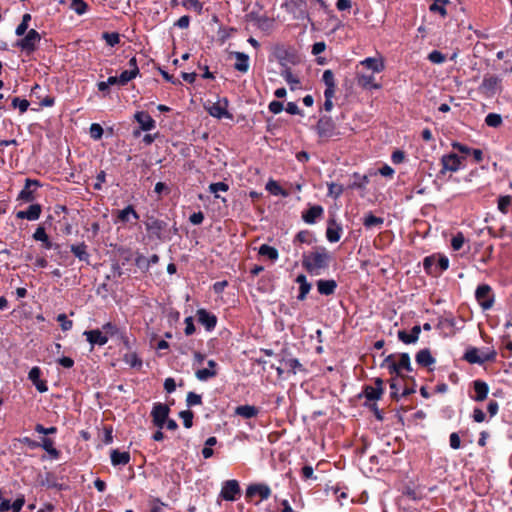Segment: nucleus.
Instances as JSON below:
<instances>
[{
    "label": "nucleus",
    "instance_id": "1",
    "mask_svg": "<svg viewBox=\"0 0 512 512\" xmlns=\"http://www.w3.org/2000/svg\"><path fill=\"white\" fill-rule=\"evenodd\" d=\"M330 260L328 250L323 246H316L313 251L303 254L302 266L311 275H319L321 270L329 267Z\"/></svg>",
    "mask_w": 512,
    "mask_h": 512
},
{
    "label": "nucleus",
    "instance_id": "2",
    "mask_svg": "<svg viewBox=\"0 0 512 512\" xmlns=\"http://www.w3.org/2000/svg\"><path fill=\"white\" fill-rule=\"evenodd\" d=\"M382 366L389 370L391 375L402 376V371L411 372V361L408 353L399 354V360L396 361V356L394 354L388 355Z\"/></svg>",
    "mask_w": 512,
    "mask_h": 512
},
{
    "label": "nucleus",
    "instance_id": "3",
    "mask_svg": "<svg viewBox=\"0 0 512 512\" xmlns=\"http://www.w3.org/2000/svg\"><path fill=\"white\" fill-rule=\"evenodd\" d=\"M449 267V259L444 255L433 254L423 260V268L428 275L437 277Z\"/></svg>",
    "mask_w": 512,
    "mask_h": 512
},
{
    "label": "nucleus",
    "instance_id": "4",
    "mask_svg": "<svg viewBox=\"0 0 512 512\" xmlns=\"http://www.w3.org/2000/svg\"><path fill=\"white\" fill-rule=\"evenodd\" d=\"M22 39H19L15 46L18 47L21 51L25 52L27 55L35 52L37 50V46L41 41V35L35 29H30L26 34L23 35Z\"/></svg>",
    "mask_w": 512,
    "mask_h": 512
},
{
    "label": "nucleus",
    "instance_id": "5",
    "mask_svg": "<svg viewBox=\"0 0 512 512\" xmlns=\"http://www.w3.org/2000/svg\"><path fill=\"white\" fill-rule=\"evenodd\" d=\"M475 299L482 310L491 309L495 302V295L491 286L485 283L478 285L475 291Z\"/></svg>",
    "mask_w": 512,
    "mask_h": 512
},
{
    "label": "nucleus",
    "instance_id": "6",
    "mask_svg": "<svg viewBox=\"0 0 512 512\" xmlns=\"http://www.w3.org/2000/svg\"><path fill=\"white\" fill-rule=\"evenodd\" d=\"M246 21L263 32H269L274 26V20L266 14L251 11L245 16Z\"/></svg>",
    "mask_w": 512,
    "mask_h": 512
},
{
    "label": "nucleus",
    "instance_id": "7",
    "mask_svg": "<svg viewBox=\"0 0 512 512\" xmlns=\"http://www.w3.org/2000/svg\"><path fill=\"white\" fill-rule=\"evenodd\" d=\"M496 357L495 351L482 352L479 349L472 347L469 348L465 354L464 359L471 364L482 365L485 362L493 361Z\"/></svg>",
    "mask_w": 512,
    "mask_h": 512
},
{
    "label": "nucleus",
    "instance_id": "8",
    "mask_svg": "<svg viewBox=\"0 0 512 512\" xmlns=\"http://www.w3.org/2000/svg\"><path fill=\"white\" fill-rule=\"evenodd\" d=\"M42 187V183L37 179L26 178L23 189L19 192L17 200L24 203L33 202L36 199L35 192L37 188Z\"/></svg>",
    "mask_w": 512,
    "mask_h": 512
},
{
    "label": "nucleus",
    "instance_id": "9",
    "mask_svg": "<svg viewBox=\"0 0 512 512\" xmlns=\"http://www.w3.org/2000/svg\"><path fill=\"white\" fill-rule=\"evenodd\" d=\"M501 89V79L496 75L484 76L479 86L480 92L486 97H493Z\"/></svg>",
    "mask_w": 512,
    "mask_h": 512
},
{
    "label": "nucleus",
    "instance_id": "10",
    "mask_svg": "<svg viewBox=\"0 0 512 512\" xmlns=\"http://www.w3.org/2000/svg\"><path fill=\"white\" fill-rule=\"evenodd\" d=\"M170 413V407L167 404L157 402L154 403L151 417L154 426L159 429H163L165 427L166 420L168 419Z\"/></svg>",
    "mask_w": 512,
    "mask_h": 512
},
{
    "label": "nucleus",
    "instance_id": "11",
    "mask_svg": "<svg viewBox=\"0 0 512 512\" xmlns=\"http://www.w3.org/2000/svg\"><path fill=\"white\" fill-rule=\"evenodd\" d=\"M144 224L151 237L158 240L164 239L163 232L168 225L165 221L155 218L154 216H148Z\"/></svg>",
    "mask_w": 512,
    "mask_h": 512
},
{
    "label": "nucleus",
    "instance_id": "12",
    "mask_svg": "<svg viewBox=\"0 0 512 512\" xmlns=\"http://www.w3.org/2000/svg\"><path fill=\"white\" fill-rule=\"evenodd\" d=\"M271 488L265 483H255L247 487L245 498L247 501H252L255 496L260 498L259 501H264L270 498Z\"/></svg>",
    "mask_w": 512,
    "mask_h": 512
},
{
    "label": "nucleus",
    "instance_id": "13",
    "mask_svg": "<svg viewBox=\"0 0 512 512\" xmlns=\"http://www.w3.org/2000/svg\"><path fill=\"white\" fill-rule=\"evenodd\" d=\"M241 489L239 482L235 479L223 482L220 497L226 501H235L240 497Z\"/></svg>",
    "mask_w": 512,
    "mask_h": 512
},
{
    "label": "nucleus",
    "instance_id": "14",
    "mask_svg": "<svg viewBox=\"0 0 512 512\" xmlns=\"http://www.w3.org/2000/svg\"><path fill=\"white\" fill-rule=\"evenodd\" d=\"M357 83L360 87L366 90H379L382 87V85L375 80V74L361 69H358L357 71Z\"/></svg>",
    "mask_w": 512,
    "mask_h": 512
},
{
    "label": "nucleus",
    "instance_id": "15",
    "mask_svg": "<svg viewBox=\"0 0 512 512\" xmlns=\"http://www.w3.org/2000/svg\"><path fill=\"white\" fill-rule=\"evenodd\" d=\"M463 157H459L455 153L445 154L441 157L442 169L441 173L445 172H457L462 168Z\"/></svg>",
    "mask_w": 512,
    "mask_h": 512
},
{
    "label": "nucleus",
    "instance_id": "16",
    "mask_svg": "<svg viewBox=\"0 0 512 512\" xmlns=\"http://www.w3.org/2000/svg\"><path fill=\"white\" fill-rule=\"evenodd\" d=\"M358 69L372 72V74L380 73L385 69L384 60L381 56L367 57L360 61L357 65Z\"/></svg>",
    "mask_w": 512,
    "mask_h": 512
},
{
    "label": "nucleus",
    "instance_id": "17",
    "mask_svg": "<svg viewBox=\"0 0 512 512\" xmlns=\"http://www.w3.org/2000/svg\"><path fill=\"white\" fill-rule=\"evenodd\" d=\"M472 387L474 394H470V398L476 402H483L489 393L488 384L483 380L477 379L472 382Z\"/></svg>",
    "mask_w": 512,
    "mask_h": 512
},
{
    "label": "nucleus",
    "instance_id": "18",
    "mask_svg": "<svg viewBox=\"0 0 512 512\" xmlns=\"http://www.w3.org/2000/svg\"><path fill=\"white\" fill-rule=\"evenodd\" d=\"M196 315L198 322L203 325L207 331H212L216 327L217 317L215 314L201 308L197 310Z\"/></svg>",
    "mask_w": 512,
    "mask_h": 512
},
{
    "label": "nucleus",
    "instance_id": "19",
    "mask_svg": "<svg viewBox=\"0 0 512 512\" xmlns=\"http://www.w3.org/2000/svg\"><path fill=\"white\" fill-rule=\"evenodd\" d=\"M224 104L221 102L213 103L210 107H208V113L217 119L228 118L232 119V114L228 112V100L226 98L223 99Z\"/></svg>",
    "mask_w": 512,
    "mask_h": 512
},
{
    "label": "nucleus",
    "instance_id": "20",
    "mask_svg": "<svg viewBox=\"0 0 512 512\" xmlns=\"http://www.w3.org/2000/svg\"><path fill=\"white\" fill-rule=\"evenodd\" d=\"M324 209L321 205H312L302 212V220L307 224H315L323 217Z\"/></svg>",
    "mask_w": 512,
    "mask_h": 512
},
{
    "label": "nucleus",
    "instance_id": "21",
    "mask_svg": "<svg viewBox=\"0 0 512 512\" xmlns=\"http://www.w3.org/2000/svg\"><path fill=\"white\" fill-rule=\"evenodd\" d=\"M383 381L380 378H376L374 386L366 385L362 394L367 400L375 401L379 399L383 393Z\"/></svg>",
    "mask_w": 512,
    "mask_h": 512
},
{
    "label": "nucleus",
    "instance_id": "22",
    "mask_svg": "<svg viewBox=\"0 0 512 512\" xmlns=\"http://www.w3.org/2000/svg\"><path fill=\"white\" fill-rule=\"evenodd\" d=\"M84 335L92 347L95 345L104 346L108 342V336L100 329L87 330Z\"/></svg>",
    "mask_w": 512,
    "mask_h": 512
},
{
    "label": "nucleus",
    "instance_id": "23",
    "mask_svg": "<svg viewBox=\"0 0 512 512\" xmlns=\"http://www.w3.org/2000/svg\"><path fill=\"white\" fill-rule=\"evenodd\" d=\"M134 119L138 122L142 131H151L156 127L155 120L146 111L136 112Z\"/></svg>",
    "mask_w": 512,
    "mask_h": 512
},
{
    "label": "nucleus",
    "instance_id": "24",
    "mask_svg": "<svg viewBox=\"0 0 512 512\" xmlns=\"http://www.w3.org/2000/svg\"><path fill=\"white\" fill-rule=\"evenodd\" d=\"M42 212V207L40 204H31L27 210L18 211L16 213V218L18 219H27L29 221L38 220Z\"/></svg>",
    "mask_w": 512,
    "mask_h": 512
},
{
    "label": "nucleus",
    "instance_id": "25",
    "mask_svg": "<svg viewBox=\"0 0 512 512\" xmlns=\"http://www.w3.org/2000/svg\"><path fill=\"white\" fill-rule=\"evenodd\" d=\"M260 409L254 405H239L234 410V415L243 419H252L258 416Z\"/></svg>",
    "mask_w": 512,
    "mask_h": 512
},
{
    "label": "nucleus",
    "instance_id": "26",
    "mask_svg": "<svg viewBox=\"0 0 512 512\" xmlns=\"http://www.w3.org/2000/svg\"><path fill=\"white\" fill-rule=\"evenodd\" d=\"M421 332V327L419 325L413 326L410 332H407L405 330H399L398 331V339L402 341L405 344H412L416 343L419 339V335Z\"/></svg>",
    "mask_w": 512,
    "mask_h": 512
},
{
    "label": "nucleus",
    "instance_id": "27",
    "mask_svg": "<svg viewBox=\"0 0 512 512\" xmlns=\"http://www.w3.org/2000/svg\"><path fill=\"white\" fill-rule=\"evenodd\" d=\"M317 132L321 137L331 136L334 130V124L330 117H321L316 125Z\"/></svg>",
    "mask_w": 512,
    "mask_h": 512
},
{
    "label": "nucleus",
    "instance_id": "28",
    "mask_svg": "<svg viewBox=\"0 0 512 512\" xmlns=\"http://www.w3.org/2000/svg\"><path fill=\"white\" fill-rule=\"evenodd\" d=\"M231 55L236 59L234 69L241 73H246L250 67L249 56L243 52H232Z\"/></svg>",
    "mask_w": 512,
    "mask_h": 512
},
{
    "label": "nucleus",
    "instance_id": "29",
    "mask_svg": "<svg viewBox=\"0 0 512 512\" xmlns=\"http://www.w3.org/2000/svg\"><path fill=\"white\" fill-rule=\"evenodd\" d=\"M88 246L85 242H81L79 244H72L70 246V251L74 254L76 258H78L80 261H83L87 264L90 263L89 258L90 254L87 250Z\"/></svg>",
    "mask_w": 512,
    "mask_h": 512
},
{
    "label": "nucleus",
    "instance_id": "30",
    "mask_svg": "<svg viewBox=\"0 0 512 512\" xmlns=\"http://www.w3.org/2000/svg\"><path fill=\"white\" fill-rule=\"evenodd\" d=\"M416 363L422 367H429L435 363V358L428 348L421 349L415 356Z\"/></svg>",
    "mask_w": 512,
    "mask_h": 512
},
{
    "label": "nucleus",
    "instance_id": "31",
    "mask_svg": "<svg viewBox=\"0 0 512 512\" xmlns=\"http://www.w3.org/2000/svg\"><path fill=\"white\" fill-rule=\"evenodd\" d=\"M130 216H132L135 220L139 219V214L136 212L132 205H128L124 209L118 211L115 223H128L130 221Z\"/></svg>",
    "mask_w": 512,
    "mask_h": 512
},
{
    "label": "nucleus",
    "instance_id": "32",
    "mask_svg": "<svg viewBox=\"0 0 512 512\" xmlns=\"http://www.w3.org/2000/svg\"><path fill=\"white\" fill-rule=\"evenodd\" d=\"M111 463L113 466L127 465L130 461L129 452H120L117 449L111 451L110 454Z\"/></svg>",
    "mask_w": 512,
    "mask_h": 512
},
{
    "label": "nucleus",
    "instance_id": "33",
    "mask_svg": "<svg viewBox=\"0 0 512 512\" xmlns=\"http://www.w3.org/2000/svg\"><path fill=\"white\" fill-rule=\"evenodd\" d=\"M296 282L299 284V294L297 299L303 301L311 289V284L307 281V278L304 274L298 275Z\"/></svg>",
    "mask_w": 512,
    "mask_h": 512
},
{
    "label": "nucleus",
    "instance_id": "34",
    "mask_svg": "<svg viewBox=\"0 0 512 512\" xmlns=\"http://www.w3.org/2000/svg\"><path fill=\"white\" fill-rule=\"evenodd\" d=\"M124 363L129 365L131 368L141 369L143 365L142 359L138 356L136 352L128 351L122 357Z\"/></svg>",
    "mask_w": 512,
    "mask_h": 512
},
{
    "label": "nucleus",
    "instance_id": "35",
    "mask_svg": "<svg viewBox=\"0 0 512 512\" xmlns=\"http://www.w3.org/2000/svg\"><path fill=\"white\" fill-rule=\"evenodd\" d=\"M337 284L334 280H319L317 282L318 292L322 295H331L335 292Z\"/></svg>",
    "mask_w": 512,
    "mask_h": 512
},
{
    "label": "nucleus",
    "instance_id": "36",
    "mask_svg": "<svg viewBox=\"0 0 512 512\" xmlns=\"http://www.w3.org/2000/svg\"><path fill=\"white\" fill-rule=\"evenodd\" d=\"M40 443V447L44 449L53 459H58L60 451L54 447L53 439L49 437H43Z\"/></svg>",
    "mask_w": 512,
    "mask_h": 512
},
{
    "label": "nucleus",
    "instance_id": "37",
    "mask_svg": "<svg viewBox=\"0 0 512 512\" xmlns=\"http://www.w3.org/2000/svg\"><path fill=\"white\" fill-rule=\"evenodd\" d=\"M33 238L36 241H41L43 243L44 248H46V249H51L53 247L52 242L50 241L44 227H42V226H39L35 230V232L33 234Z\"/></svg>",
    "mask_w": 512,
    "mask_h": 512
},
{
    "label": "nucleus",
    "instance_id": "38",
    "mask_svg": "<svg viewBox=\"0 0 512 512\" xmlns=\"http://www.w3.org/2000/svg\"><path fill=\"white\" fill-rule=\"evenodd\" d=\"M384 222V219L382 217L374 216L373 214L369 213L363 218V225L367 229H371L374 227H381Z\"/></svg>",
    "mask_w": 512,
    "mask_h": 512
},
{
    "label": "nucleus",
    "instance_id": "39",
    "mask_svg": "<svg viewBox=\"0 0 512 512\" xmlns=\"http://www.w3.org/2000/svg\"><path fill=\"white\" fill-rule=\"evenodd\" d=\"M322 81L324 82L326 89L325 91H331V93H335L336 84L334 74L331 70H325L322 75Z\"/></svg>",
    "mask_w": 512,
    "mask_h": 512
},
{
    "label": "nucleus",
    "instance_id": "40",
    "mask_svg": "<svg viewBox=\"0 0 512 512\" xmlns=\"http://www.w3.org/2000/svg\"><path fill=\"white\" fill-rule=\"evenodd\" d=\"M266 190L272 195L286 197L288 193L279 185V183L273 179H270L266 184Z\"/></svg>",
    "mask_w": 512,
    "mask_h": 512
},
{
    "label": "nucleus",
    "instance_id": "41",
    "mask_svg": "<svg viewBox=\"0 0 512 512\" xmlns=\"http://www.w3.org/2000/svg\"><path fill=\"white\" fill-rule=\"evenodd\" d=\"M258 253L261 256L268 257L272 261L277 260L279 256L277 249L267 244H262L259 248Z\"/></svg>",
    "mask_w": 512,
    "mask_h": 512
},
{
    "label": "nucleus",
    "instance_id": "42",
    "mask_svg": "<svg viewBox=\"0 0 512 512\" xmlns=\"http://www.w3.org/2000/svg\"><path fill=\"white\" fill-rule=\"evenodd\" d=\"M341 228L334 223L329 224L326 230V237L329 242H338L340 240Z\"/></svg>",
    "mask_w": 512,
    "mask_h": 512
},
{
    "label": "nucleus",
    "instance_id": "43",
    "mask_svg": "<svg viewBox=\"0 0 512 512\" xmlns=\"http://www.w3.org/2000/svg\"><path fill=\"white\" fill-rule=\"evenodd\" d=\"M102 331L108 337L116 336L118 338L121 335V333L124 331V329H120L116 324H114L112 322H107V323L103 324Z\"/></svg>",
    "mask_w": 512,
    "mask_h": 512
},
{
    "label": "nucleus",
    "instance_id": "44",
    "mask_svg": "<svg viewBox=\"0 0 512 512\" xmlns=\"http://www.w3.org/2000/svg\"><path fill=\"white\" fill-rule=\"evenodd\" d=\"M281 75L285 79V81L290 85L291 90L296 89L297 86L300 84V80L293 75L291 68L289 67L283 70Z\"/></svg>",
    "mask_w": 512,
    "mask_h": 512
},
{
    "label": "nucleus",
    "instance_id": "45",
    "mask_svg": "<svg viewBox=\"0 0 512 512\" xmlns=\"http://www.w3.org/2000/svg\"><path fill=\"white\" fill-rule=\"evenodd\" d=\"M138 74H139V70H136V69L124 70L118 76L119 85L120 86L126 85L129 81H131L132 79L136 78Z\"/></svg>",
    "mask_w": 512,
    "mask_h": 512
},
{
    "label": "nucleus",
    "instance_id": "46",
    "mask_svg": "<svg viewBox=\"0 0 512 512\" xmlns=\"http://www.w3.org/2000/svg\"><path fill=\"white\" fill-rule=\"evenodd\" d=\"M314 236L312 234V232H310L309 230H301L299 231L294 240H293V243H305V244H311L313 241H314Z\"/></svg>",
    "mask_w": 512,
    "mask_h": 512
},
{
    "label": "nucleus",
    "instance_id": "47",
    "mask_svg": "<svg viewBox=\"0 0 512 512\" xmlns=\"http://www.w3.org/2000/svg\"><path fill=\"white\" fill-rule=\"evenodd\" d=\"M332 490L336 500L339 502L341 506H343V500H346L348 498V487H340L339 484H337L335 487H332Z\"/></svg>",
    "mask_w": 512,
    "mask_h": 512
},
{
    "label": "nucleus",
    "instance_id": "48",
    "mask_svg": "<svg viewBox=\"0 0 512 512\" xmlns=\"http://www.w3.org/2000/svg\"><path fill=\"white\" fill-rule=\"evenodd\" d=\"M485 124L492 128H497L502 124V117L497 113H489L485 117Z\"/></svg>",
    "mask_w": 512,
    "mask_h": 512
},
{
    "label": "nucleus",
    "instance_id": "49",
    "mask_svg": "<svg viewBox=\"0 0 512 512\" xmlns=\"http://www.w3.org/2000/svg\"><path fill=\"white\" fill-rule=\"evenodd\" d=\"M216 375H217L216 370H211V369H206V368L199 369L195 373V376L199 381H207L208 379L213 378Z\"/></svg>",
    "mask_w": 512,
    "mask_h": 512
},
{
    "label": "nucleus",
    "instance_id": "50",
    "mask_svg": "<svg viewBox=\"0 0 512 512\" xmlns=\"http://www.w3.org/2000/svg\"><path fill=\"white\" fill-rule=\"evenodd\" d=\"M179 417L183 420L185 428L189 429L193 426L194 413L191 410H183L179 412Z\"/></svg>",
    "mask_w": 512,
    "mask_h": 512
},
{
    "label": "nucleus",
    "instance_id": "51",
    "mask_svg": "<svg viewBox=\"0 0 512 512\" xmlns=\"http://www.w3.org/2000/svg\"><path fill=\"white\" fill-rule=\"evenodd\" d=\"M284 366L294 374L297 372V370H302L303 365L299 362L296 358H289L286 360H283Z\"/></svg>",
    "mask_w": 512,
    "mask_h": 512
},
{
    "label": "nucleus",
    "instance_id": "52",
    "mask_svg": "<svg viewBox=\"0 0 512 512\" xmlns=\"http://www.w3.org/2000/svg\"><path fill=\"white\" fill-rule=\"evenodd\" d=\"M106 44L113 47L120 42V35L117 32H104L102 35Z\"/></svg>",
    "mask_w": 512,
    "mask_h": 512
},
{
    "label": "nucleus",
    "instance_id": "53",
    "mask_svg": "<svg viewBox=\"0 0 512 512\" xmlns=\"http://www.w3.org/2000/svg\"><path fill=\"white\" fill-rule=\"evenodd\" d=\"M71 8L78 14L83 15L88 10V5L84 0H72Z\"/></svg>",
    "mask_w": 512,
    "mask_h": 512
},
{
    "label": "nucleus",
    "instance_id": "54",
    "mask_svg": "<svg viewBox=\"0 0 512 512\" xmlns=\"http://www.w3.org/2000/svg\"><path fill=\"white\" fill-rule=\"evenodd\" d=\"M90 137L93 140H100L103 136L104 130L98 123H92L89 129Z\"/></svg>",
    "mask_w": 512,
    "mask_h": 512
},
{
    "label": "nucleus",
    "instance_id": "55",
    "mask_svg": "<svg viewBox=\"0 0 512 512\" xmlns=\"http://www.w3.org/2000/svg\"><path fill=\"white\" fill-rule=\"evenodd\" d=\"M512 197L509 195L500 196L498 199V209L503 214L508 213V207L511 205Z\"/></svg>",
    "mask_w": 512,
    "mask_h": 512
},
{
    "label": "nucleus",
    "instance_id": "56",
    "mask_svg": "<svg viewBox=\"0 0 512 512\" xmlns=\"http://www.w3.org/2000/svg\"><path fill=\"white\" fill-rule=\"evenodd\" d=\"M186 404L188 407L201 405L202 404V396L195 392H188L186 397Z\"/></svg>",
    "mask_w": 512,
    "mask_h": 512
},
{
    "label": "nucleus",
    "instance_id": "57",
    "mask_svg": "<svg viewBox=\"0 0 512 512\" xmlns=\"http://www.w3.org/2000/svg\"><path fill=\"white\" fill-rule=\"evenodd\" d=\"M427 58L430 62L434 64H442L446 60L445 55L438 50H433L432 52H430Z\"/></svg>",
    "mask_w": 512,
    "mask_h": 512
},
{
    "label": "nucleus",
    "instance_id": "58",
    "mask_svg": "<svg viewBox=\"0 0 512 512\" xmlns=\"http://www.w3.org/2000/svg\"><path fill=\"white\" fill-rule=\"evenodd\" d=\"M464 242L465 237L463 233L458 232L456 235L453 236L451 240V247L453 248V250L459 251L463 247Z\"/></svg>",
    "mask_w": 512,
    "mask_h": 512
},
{
    "label": "nucleus",
    "instance_id": "59",
    "mask_svg": "<svg viewBox=\"0 0 512 512\" xmlns=\"http://www.w3.org/2000/svg\"><path fill=\"white\" fill-rule=\"evenodd\" d=\"M12 107L18 108L20 113H24L27 111L29 107V102L26 99H20L19 97H15L12 99Z\"/></svg>",
    "mask_w": 512,
    "mask_h": 512
},
{
    "label": "nucleus",
    "instance_id": "60",
    "mask_svg": "<svg viewBox=\"0 0 512 512\" xmlns=\"http://www.w3.org/2000/svg\"><path fill=\"white\" fill-rule=\"evenodd\" d=\"M135 265L141 269L143 272H146L149 270L150 266L148 263V258H146L142 254H138L135 258Z\"/></svg>",
    "mask_w": 512,
    "mask_h": 512
},
{
    "label": "nucleus",
    "instance_id": "61",
    "mask_svg": "<svg viewBox=\"0 0 512 512\" xmlns=\"http://www.w3.org/2000/svg\"><path fill=\"white\" fill-rule=\"evenodd\" d=\"M57 321L60 323L63 331H68L72 328L73 322L69 320L66 314L62 313L57 316Z\"/></svg>",
    "mask_w": 512,
    "mask_h": 512
},
{
    "label": "nucleus",
    "instance_id": "62",
    "mask_svg": "<svg viewBox=\"0 0 512 512\" xmlns=\"http://www.w3.org/2000/svg\"><path fill=\"white\" fill-rule=\"evenodd\" d=\"M183 6L189 9L195 10L197 13H201L203 4L199 0H185Z\"/></svg>",
    "mask_w": 512,
    "mask_h": 512
},
{
    "label": "nucleus",
    "instance_id": "63",
    "mask_svg": "<svg viewBox=\"0 0 512 512\" xmlns=\"http://www.w3.org/2000/svg\"><path fill=\"white\" fill-rule=\"evenodd\" d=\"M229 190L228 184L225 182H216L209 185V191L216 194L219 191L226 192Z\"/></svg>",
    "mask_w": 512,
    "mask_h": 512
},
{
    "label": "nucleus",
    "instance_id": "64",
    "mask_svg": "<svg viewBox=\"0 0 512 512\" xmlns=\"http://www.w3.org/2000/svg\"><path fill=\"white\" fill-rule=\"evenodd\" d=\"M41 369L38 366L31 368L28 373V379L35 385V383L39 382L41 376Z\"/></svg>",
    "mask_w": 512,
    "mask_h": 512
}]
</instances>
